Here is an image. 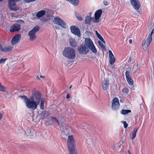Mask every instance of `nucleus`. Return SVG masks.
<instances>
[{"instance_id":"nucleus-1","label":"nucleus","mask_w":154,"mask_h":154,"mask_svg":"<svg viewBox=\"0 0 154 154\" xmlns=\"http://www.w3.org/2000/svg\"><path fill=\"white\" fill-rule=\"evenodd\" d=\"M24 100V102L27 107L32 110H35L39 104L42 109H44L45 99L41 98L40 93L38 92H35L29 98L26 96L21 97Z\"/></svg>"},{"instance_id":"nucleus-2","label":"nucleus","mask_w":154,"mask_h":154,"mask_svg":"<svg viewBox=\"0 0 154 154\" xmlns=\"http://www.w3.org/2000/svg\"><path fill=\"white\" fill-rule=\"evenodd\" d=\"M67 146L69 154H77L76 143L72 135H69L68 136Z\"/></svg>"},{"instance_id":"nucleus-3","label":"nucleus","mask_w":154,"mask_h":154,"mask_svg":"<svg viewBox=\"0 0 154 154\" xmlns=\"http://www.w3.org/2000/svg\"><path fill=\"white\" fill-rule=\"evenodd\" d=\"M62 54L65 57L69 59H72L76 57L75 49L70 47L66 48L63 51Z\"/></svg>"},{"instance_id":"nucleus-4","label":"nucleus","mask_w":154,"mask_h":154,"mask_svg":"<svg viewBox=\"0 0 154 154\" xmlns=\"http://www.w3.org/2000/svg\"><path fill=\"white\" fill-rule=\"evenodd\" d=\"M51 120L54 123H57L58 125H60V127L62 134L63 135L67 136L69 134V131L67 129V125L63 123H61L60 124L59 121L55 117H51Z\"/></svg>"},{"instance_id":"nucleus-5","label":"nucleus","mask_w":154,"mask_h":154,"mask_svg":"<svg viewBox=\"0 0 154 154\" xmlns=\"http://www.w3.org/2000/svg\"><path fill=\"white\" fill-rule=\"evenodd\" d=\"M85 43L84 45L90 49L93 53H95L97 52V50L94 46L93 42L91 39L86 38L85 39Z\"/></svg>"},{"instance_id":"nucleus-6","label":"nucleus","mask_w":154,"mask_h":154,"mask_svg":"<svg viewBox=\"0 0 154 154\" xmlns=\"http://www.w3.org/2000/svg\"><path fill=\"white\" fill-rule=\"evenodd\" d=\"M39 26H36L29 32L28 35L29 36L30 41H32L36 39V36L35 33L39 31Z\"/></svg>"},{"instance_id":"nucleus-7","label":"nucleus","mask_w":154,"mask_h":154,"mask_svg":"<svg viewBox=\"0 0 154 154\" xmlns=\"http://www.w3.org/2000/svg\"><path fill=\"white\" fill-rule=\"evenodd\" d=\"M53 22L55 24L60 25L64 28L66 29L67 28L66 23L63 19L59 17H57L54 18Z\"/></svg>"},{"instance_id":"nucleus-8","label":"nucleus","mask_w":154,"mask_h":154,"mask_svg":"<svg viewBox=\"0 0 154 154\" xmlns=\"http://www.w3.org/2000/svg\"><path fill=\"white\" fill-rule=\"evenodd\" d=\"M19 0H9V7L11 10L14 11L18 10L19 8L16 5L15 3Z\"/></svg>"},{"instance_id":"nucleus-9","label":"nucleus","mask_w":154,"mask_h":154,"mask_svg":"<svg viewBox=\"0 0 154 154\" xmlns=\"http://www.w3.org/2000/svg\"><path fill=\"white\" fill-rule=\"evenodd\" d=\"M152 38L148 36L147 38L144 40L142 43L143 48L144 50H146L147 48L149 46L151 42H152Z\"/></svg>"},{"instance_id":"nucleus-10","label":"nucleus","mask_w":154,"mask_h":154,"mask_svg":"<svg viewBox=\"0 0 154 154\" xmlns=\"http://www.w3.org/2000/svg\"><path fill=\"white\" fill-rule=\"evenodd\" d=\"M78 51L80 54L85 55L88 53L89 50L84 44L81 45L78 48Z\"/></svg>"},{"instance_id":"nucleus-11","label":"nucleus","mask_w":154,"mask_h":154,"mask_svg":"<svg viewBox=\"0 0 154 154\" xmlns=\"http://www.w3.org/2000/svg\"><path fill=\"white\" fill-rule=\"evenodd\" d=\"M119 106V100L117 98H115L112 101V110H117Z\"/></svg>"},{"instance_id":"nucleus-12","label":"nucleus","mask_w":154,"mask_h":154,"mask_svg":"<svg viewBox=\"0 0 154 154\" xmlns=\"http://www.w3.org/2000/svg\"><path fill=\"white\" fill-rule=\"evenodd\" d=\"M21 38V35L20 34H18L15 35L11 40V44L12 45H14L18 44L20 41Z\"/></svg>"},{"instance_id":"nucleus-13","label":"nucleus","mask_w":154,"mask_h":154,"mask_svg":"<svg viewBox=\"0 0 154 154\" xmlns=\"http://www.w3.org/2000/svg\"><path fill=\"white\" fill-rule=\"evenodd\" d=\"M131 5L136 10H138L140 7V2L139 0H130Z\"/></svg>"},{"instance_id":"nucleus-14","label":"nucleus","mask_w":154,"mask_h":154,"mask_svg":"<svg viewBox=\"0 0 154 154\" xmlns=\"http://www.w3.org/2000/svg\"><path fill=\"white\" fill-rule=\"evenodd\" d=\"M21 25L18 23H15L11 27L10 31L11 32L19 31L21 29Z\"/></svg>"},{"instance_id":"nucleus-15","label":"nucleus","mask_w":154,"mask_h":154,"mask_svg":"<svg viewBox=\"0 0 154 154\" xmlns=\"http://www.w3.org/2000/svg\"><path fill=\"white\" fill-rule=\"evenodd\" d=\"M71 32L75 35H77L79 37L80 36V30L78 28L75 26H72L70 27Z\"/></svg>"},{"instance_id":"nucleus-16","label":"nucleus","mask_w":154,"mask_h":154,"mask_svg":"<svg viewBox=\"0 0 154 154\" xmlns=\"http://www.w3.org/2000/svg\"><path fill=\"white\" fill-rule=\"evenodd\" d=\"M25 133L27 136L32 138L35 134L34 131L32 129L30 128H27L25 131Z\"/></svg>"},{"instance_id":"nucleus-17","label":"nucleus","mask_w":154,"mask_h":154,"mask_svg":"<svg viewBox=\"0 0 154 154\" xmlns=\"http://www.w3.org/2000/svg\"><path fill=\"white\" fill-rule=\"evenodd\" d=\"M109 80L107 78L104 79L102 83V86L104 90H107L109 87Z\"/></svg>"},{"instance_id":"nucleus-18","label":"nucleus","mask_w":154,"mask_h":154,"mask_svg":"<svg viewBox=\"0 0 154 154\" xmlns=\"http://www.w3.org/2000/svg\"><path fill=\"white\" fill-rule=\"evenodd\" d=\"M102 10H98L95 13V20L94 21V22H97L98 21V19L100 17L102 14Z\"/></svg>"},{"instance_id":"nucleus-19","label":"nucleus","mask_w":154,"mask_h":154,"mask_svg":"<svg viewBox=\"0 0 154 154\" xmlns=\"http://www.w3.org/2000/svg\"><path fill=\"white\" fill-rule=\"evenodd\" d=\"M109 63L110 64L113 65L115 61V59L114 56L111 50L109 51Z\"/></svg>"},{"instance_id":"nucleus-20","label":"nucleus","mask_w":154,"mask_h":154,"mask_svg":"<svg viewBox=\"0 0 154 154\" xmlns=\"http://www.w3.org/2000/svg\"><path fill=\"white\" fill-rule=\"evenodd\" d=\"M121 146L122 144L120 142L116 143L115 144L112 149L114 151L118 152L121 150Z\"/></svg>"},{"instance_id":"nucleus-21","label":"nucleus","mask_w":154,"mask_h":154,"mask_svg":"<svg viewBox=\"0 0 154 154\" xmlns=\"http://www.w3.org/2000/svg\"><path fill=\"white\" fill-rule=\"evenodd\" d=\"M138 128H135L130 134V139L132 140L134 138L136 135L137 131L138 130Z\"/></svg>"},{"instance_id":"nucleus-22","label":"nucleus","mask_w":154,"mask_h":154,"mask_svg":"<svg viewBox=\"0 0 154 154\" xmlns=\"http://www.w3.org/2000/svg\"><path fill=\"white\" fill-rule=\"evenodd\" d=\"M13 48V46L11 45L6 46L3 48L2 51L6 53L8 52L11 51Z\"/></svg>"},{"instance_id":"nucleus-23","label":"nucleus","mask_w":154,"mask_h":154,"mask_svg":"<svg viewBox=\"0 0 154 154\" xmlns=\"http://www.w3.org/2000/svg\"><path fill=\"white\" fill-rule=\"evenodd\" d=\"M69 42L71 46L72 47H75L77 45V43L75 40L72 38L69 39Z\"/></svg>"},{"instance_id":"nucleus-24","label":"nucleus","mask_w":154,"mask_h":154,"mask_svg":"<svg viewBox=\"0 0 154 154\" xmlns=\"http://www.w3.org/2000/svg\"><path fill=\"white\" fill-rule=\"evenodd\" d=\"M49 115L50 114L49 112L46 111H43L41 114V119H44L45 118L49 116Z\"/></svg>"},{"instance_id":"nucleus-25","label":"nucleus","mask_w":154,"mask_h":154,"mask_svg":"<svg viewBox=\"0 0 154 154\" xmlns=\"http://www.w3.org/2000/svg\"><path fill=\"white\" fill-rule=\"evenodd\" d=\"M45 13V11L42 10L39 11L36 14V17L40 18L44 16Z\"/></svg>"},{"instance_id":"nucleus-26","label":"nucleus","mask_w":154,"mask_h":154,"mask_svg":"<svg viewBox=\"0 0 154 154\" xmlns=\"http://www.w3.org/2000/svg\"><path fill=\"white\" fill-rule=\"evenodd\" d=\"M74 6H76L79 4V0H66Z\"/></svg>"},{"instance_id":"nucleus-27","label":"nucleus","mask_w":154,"mask_h":154,"mask_svg":"<svg viewBox=\"0 0 154 154\" xmlns=\"http://www.w3.org/2000/svg\"><path fill=\"white\" fill-rule=\"evenodd\" d=\"M92 20V17L90 16H86L85 19V23L89 24Z\"/></svg>"},{"instance_id":"nucleus-28","label":"nucleus","mask_w":154,"mask_h":154,"mask_svg":"<svg viewBox=\"0 0 154 154\" xmlns=\"http://www.w3.org/2000/svg\"><path fill=\"white\" fill-rule=\"evenodd\" d=\"M131 111L130 110L128 109H122L121 111V114L124 115L126 114L129 112H131Z\"/></svg>"},{"instance_id":"nucleus-29","label":"nucleus","mask_w":154,"mask_h":154,"mask_svg":"<svg viewBox=\"0 0 154 154\" xmlns=\"http://www.w3.org/2000/svg\"><path fill=\"white\" fill-rule=\"evenodd\" d=\"M126 80L128 79V80L129 79L131 78V75H130V72L129 71H126L125 73Z\"/></svg>"},{"instance_id":"nucleus-30","label":"nucleus","mask_w":154,"mask_h":154,"mask_svg":"<svg viewBox=\"0 0 154 154\" xmlns=\"http://www.w3.org/2000/svg\"><path fill=\"white\" fill-rule=\"evenodd\" d=\"M122 91L124 94H127L129 92V90L128 88L125 87L123 88L122 90Z\"/></svg>"},{"instance_id":"nucleus-31","label":"nucleus","mask_w":154,"mask_h":154,"mask_svg":"<svg viewBox=\"0 0 154 154\" xmlns=\"http://www.w3.org/2000/svg\"><path fill=\"white\" fill-rule=\"evenodd\" d=\"M98 38L103 43H105V42L104 41L103 38L101 36V35L100 34H99L97 35Z\"/></svg>"},{"instance_id":"nucleus-32","label":"nucleus","mask_w":154,"mask_h":154,"mask_svg":"<svg viewBox=\"0 0 154 154\" xmlns=\"http://www.w3.org/2000/svg\"><path fill=\"white\" fill-rule=\"evenodd\" d=\"M128 83L130 85H132L134 84V82L131 78L129 79L128 80V79H127Z\"/></svg>"},{"instance_id":"nucleus-33","label":"nucleus","mask_w":154,"mask_h":154,"mask_svg":"<svg viewBox=\"0 0 154 154\" xmlns=\"http://www.w3.org/2000/svg\"><path fill=\"white\" fill-rule=\"evenodd\" d=\"M6 90V88L2 86L0 83V91H5Z\"/></svg>"},{"instance_id":"nucleus-34","label":"nucleus","mask_w":154,"mask_h":154,"mask_svg":"<svg viewBox=\"0 0 154 154\" xmlns=\"http://www.w3.org/2000/svg\"><path fill=\"white\" fill-rule=\"evenodd\" d=\"M121 122L124 124V127L125 128H126L128 127V124L125 121H122Z\"/></svg>"},{"instance_id":"nucleus-35","label":"nucleus","mask_w":154,"mask_h":154,"mask_svg":"<svg viewBox=\"0 0 154 154\" xmlns=\"http://www.w3.org/2000/svg\"><path fill=\"white\" fill-rule=\"evenodd\" d=\"M87 142V143H88L89 144H90L93 141V139L92 138H91L90 139H89L88 138L86 140Z\"/></svg>"},{"instance_id":"nucleus-36","label":"nucleus","mask_w":154,"mask_h":154,"mask_svg":"<svg viewBox=\"0 0 154 154\" xmlns=\"http://www.w3.org/2000/svg\"><path fill=\"white\" fill-rule=\"evenodd\" d=\"M7 60V58L1 59L0 60V64L4 63Z\"/></svg>"},{"instance_id":"nucleus-37","label":"nucleus","mask_w":154,"mask_h":154,"mask_svg":"<svg viewBox=\"0 0 154 154\" xmlns=\"http://www.w3.org/2000/svg\"><path fill=\"white\" fill-rule=\"evenodd\" d=\"M76 17L77 19L79 20H82V17L80 16L79 14H76Z\"/></svg>"},{"instance_id":"nucleus-38","label":"nucleus","mask_w":154,"mask_h":154,"mask_svg":"<svg viewBox=\"0 0 154 154\" xmlns=\"http://www.w3.org/2000/svg\"><path fill=\"white\" fill-rule=\"evenodd\" d=\"M23 1L26 3H29L32 2H34L36 0H23Z\"/></svg>"},{"instance_id":"nucleus-39","label":"nucleus","mask_w":154,"mask_h":154,"mask_svg":"<svg viewBox=\"0 0 154 154\" xmlns=\"http://www.w3.org/2000/svg\"><path fill=\"white\" fill-rule=\"evenodd\" d=\"M98 43L100 46L102 48H104V45L100 41H98Z\"/></svg>"},{"instance_id":"nucleus-40","label":"nucleus","mask_w":154,"mask_h":154,"mask_svg":"<svg viewBox=\"0 0 154 154\" xmlns=\"http://www.w3.org/2000/svg\"><path fill=\"white\" fill-rule=\"evenodd\" d=\"M154 33V29H153L152 30L151 33L149 34L148 36L149 37H151V38H152V36L153 34Z\"/></svg>"},{"instance_id":"nucleus-41","label":"nucleus","mask_w":154,"mask_h":154,"mask_svg":"<svg viewBox=\"0 0 154 154\" xmlns=\"http://www.w3.org/2000/svg\"><path fill=\"white\" fill-rule=\"evenodd\" d=\"M4 17L2 14H0V22H1L3 20Z\"/></svg>"},{"instance_id":"nucleus-42","label":"nucleus","mask_w":154,"mask_h":154,"mask_svg":"<svg viewBox=\"0 0 154 154\" xmlns=\"http://www.w3.org/2000/svg\"><path fill=\"white\" fill-rule=\"evenodd\" d=\"M103 2L104 5L106 6H107L109 4L108 2L106 1H104Z\"/></svg>"},{"instance_id":"nucleus-43","label":"nucleus","mask_w":154,"mask_h":154,"mask_svg":"<svg viewBox=\"0 0 154 154\" xmlns=\"http://www.w3.org/2000/svg\"><path fill=\"white\" fill-rule=\"evenodd\" d=\"M3 49V48L2 45L0 44V51H2V50Z\"/></svg>"},{"instance_id":"nucleus-44","label":"nucleus","mask_w":154,"mask_h":154,"mask_svg":"<svg viewBox=\"0 0 154 154\" xmlns=\"http://www.w3.org/2000/svg\"><path fill=\"white\" fill-rule=\"evenodd\" d=\"M132 42V40L131 39H130L129 40V43L130 44H131Z\"/></svg>"},{"instance_id":"nucleus-45","label":"nucleus","mask_w":154,"mask_h":154,"mask_svg":"<svg viewBox=\"0 0 154 154\" xmlns=\"http://www.w3.org/2000/svg\"><path fill=\"white\" fill-rule=\"evenodd\" d=\"M66 98L67 99H68L69 98V95L68 94H67V95H66Z\"/></svg>"},{"instance_id":"nucleus-46","label":"nucleus","mask_w":154,"mask_h":154,"mask_svg":"<svg viewBox=\"0 0 154 154\" xmlns=\"http://www.w3.org/2000/svg\"><path fill=\"white\" fill-rule=\"evenodd\" d=\"M2 114L0 113V120L2 119Z\"/></svg>"},{"instance_id":"nucleus-47","label":"nucleus","mask_w":154,"mask_h":154,"mask_svg":"<svg viewBox=\"0 0 154 154\" xmlns=\"http://www.w3.org/2000/svg\"><path fill=\"white\" fill-rule=\"evenodd\" d=\"M95 33H96V34L97 35H98L99 34V33H98V32H97V31H95Z\"/></svg>"},{"instance_id":"nucleus-48","label":"nucleus","mask_w":154,"mask_h":154,"mask_svg":"<svg viewBox=\"0 0 154 154\" xmlns=\"http://www.w3.org/2000/svg\"><path fill=\"white\" fill-rule=\"evenodd\" d=\"M40 77L41 78H44V77L42 75H40Z\"/></svg>"},{"instance_id":"nucleus-49","label":"nucleus","mask_w":154,"mask_h":154,"mask_svg":"<svg viewBox=\"0 0 154 154\" xmlns=\"http://www.w3.org/2000/svg\"><path fill=\"white\" fill-rule=\"evenodd\" d=\"M72 85H71V86L69 87V89L71 88H72Z\"/></svg>"},{"instance_id":"nucleus-50","label":"nucleus","mask_w":154,"mask_h":154,"mask_svg":"<svg viewBox=\"0 0 154 154\" xmlns=\"http://www.w3.org/2000/svg\"><path fill=\"white\" fill-rule=\"evenodd\" d=\"M128 153L129 154H131L129 151H128Z\"/></svg>"},{"instance_id":"nucleus-51","label":"nucleus","mask_w":154,"mask_h":154,"mask_svg":"<svg viewBox=\"0 0 154 154\" xmlns=\"http://www.w3.org/2000/svg\"><path fill=\"white\" fill-rule=\"evenodd\" d=\"M3 0H0V2L2 1Z\"/></svg>"}]
</instances>
